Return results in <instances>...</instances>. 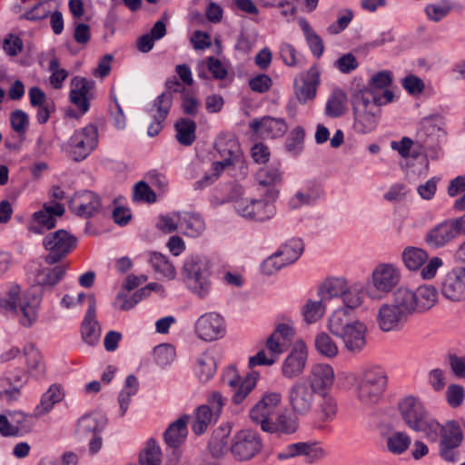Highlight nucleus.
<instances>
[{
    "instance_id": "obj_1",
    "label": "nucleus",
    "mask_w": 465,
    "mask_h": 465,
    "mask_svg": "<svg viewBox=\"0 0 465 465\" xmlns=\"http://www.w3.org/2000/svg\"><path fill=\"white\" fill-rule=\"evenodd\" d=\"M331 333L341 339L344 348L351 354L361 353L367 345V326L358 319H351L346 309L333 312L327 323Z\"/></svg>"
},
{
    "instance_id": "obj_2",
    "label": "nucleus",
    "mask_w": 465,
    "mask_h": 465,
    "mask_svg": "<svg viewBox=\"0 0 465 465\" xmlns=\"http://www.w3.org/2000/svg\"><path fill=\"white\" fill-rule=\"evenodd\" d=\"M356 399L366 407L378 404L388 387V375L380 365H368L351 374Z\"/></svg>"
},
{
    "instance_id": "obj_3",
    "label": "nucleus",
    "mask_w": 465,
    "mask_h": 465,
    "mask_svg": "<svg viewBox=\"0 0 465 465\" xmlns=\"http://www.w3.org/2000/svg\"><path fill=\"white\" fill-rule=\"evenodd\" d=\"M398 408L402 420L410 429L423 432L428 437L437 436L440 425L430 416L418 398L411 395L406 396L399 401Z\"/></svg>"
},
{
    "instance_id": "obj_4",
    "label": "nucleus",
    "mask_w": 465,
    "mask_h": 465,
    "mask_svg": "<svg viewBox=\"0 0 465 465\" xmlns=\"http://www.w3.org/2000/svg\"><path fill=\"white\" fill-rule=\"evenodd\" d=\"M188 290L200 299L207 298L213 289L212 270L209 260L203 256H190L182 270Z\"/></svg>"
},
{
    "instance_id": "obj_5",
    "label": "nucleus",
    "mask_w": 465,
    "mask_h": 465,
    "mask_svg": "<svg viewBox=\"0 0 465 465\" xmlns=\"http://www.w3.org/2000/svg\"><path fill=\"white\" fill-rule=\"evenodd\" d=\"M381 98L372 95V101L364 94H357L353 99V129L356 133L366 134L378 125L380 118Z\"/></svg>"
},
{
    "instance_id": "obj_6",
    "label": "nucleus",
    "mask_w": 465,
    "mask_h": 465,
    "mask_svg": "<svg viewBox=\"0 0 465 465\" xmlns=\"http://www.w3.org/2000/svg\"><path fill=\"white\" fill-rule=\"evenodd\" d=\"M400 269L391 263H380L371 272L366 285V295L374 301L381 300L401 282Z\"/></svg>"
},
{
    "instance_id": "obj_7",
    "label": "nucleus",
    "mask_w": 465,
    "mask_h": 465,
    "mask_svg": "<svg viewBox=\"0 0 465 465\" xmlns=\"http://www.w3.org/2000/svg\"><path fill=\"white\" fill-rule=\"evenodd\" d=\"M77 239L65 230H57L46 234L43 247L47 252L45 262L48 265L61 262L75 247Z\"/></svg>"
},
{
    "instance_id": "obj_8",
    "label": "nucleus",
    "mask_w": 465,
    "mask_h": 465,
    "mask_svg": "<svg viewBox=\"0 0 465 465\" xmlns=\"http://www.w3.org/2000/svg\"><path fill=\"white\" fill-rule=\"evenodd\" d=\"M263 449L261 435L254 430H238L232 438L229 450L234 460L247 461L258 455Z\"/></svg>"
},
{
    "instance_id": "obj_9",
    "label": "nucleus",
    "mask_w": 465,
    "mask_h": 465,
    "mask_svg": "<svg viewBox=\"0 0 465 465\" xmlns=\"http://www.w3.org/2000/svg\"><path fill=\"white\" fill-rule=\"evenodd\" d=\"M166 91L161 94L153 102V107L156 113L153 114V122L148 126L147 134L150 136L157 135L163 129V122L167 117L173 104V93L183 91V87L175 78H170L165 83Z\"/></svg>"
},
{
    "instance_id": "obj_10",
    "label": "nucleus",
    "mask_w": 465,
    "mask_h": 465,
    "mask_svg": "<svg viewBox=\"0 0 465 465\" xmlns=\"http://www.w3.org/2000/svg\"><path fill=\"white\" fill-rule=\"evenodd\" d=\"M316 396L317 393L303 380L292 383L287 394L292 411L300 417H305L314 410Z\"/></svg>"
},
{
    "instance_id": "obj_11",
    "label": "nucleus",
    "mask_w": 465,
    "mask_h": 465,
    "mask_svg": "<svg viewBox=\"0 0 465 465\" xmlns=\"http://www.w3.org/2000/svg\"><path fill=\"white\" fill-rule=\"evenodd\" d=\"M98 144V132L94 124L77 130L68 142L70 156L74 161L85 159Z\"/></svg>"
},
{
    "instance_id": "obj_12",
    "label": "nucleus",
    "mask_w": 465,
    "mask_h": 465,
    "mask_svg": "<svg viewBox=\"0 0 465 465\" xmlns=\"http://www.w3.org/2000/svg\"><path fill=\"white\" fill-rule=\"evenodd\" d=\"M233 206L240 216L250 221L263 222L275 213L274 205L268 200L239 198L234 202Z\"/></svg>"
},
{
    "instance_id": "obj_13",
    "label": "nucleus",
    "mask_w": 465,
    "mask_h": 465,
    "mask_svg": "<svg viewBox=\"0 0 465 465\" xmlns=\"http://www.w3.org/2000/svg\"><path fill=\"white\" fill-rule=\"evenodd\" d=\"M282 402V394L276 391H266L250 409L249 418L252 422L261 427L262 430L270 422L272 416Z\"/></svg>"
},
{
    "instance_id": "obj_14",
    "label": "nucleus",
    "mask_w": 465,
    "mask_h": 465,
    "mask_svg": "<svg viewBox=\"0 0 465 465\" xmlns=\"http://www.w3.org/2000/svg\"><path fill=\"white\" fill-rule=\"evenodd\" d=\"M302 380L317 395L329 393L332 391L335 383V371L328 363H314Z\"/></svg>"
},
{
    "instance_id": "obj_15",
    "label": "nucleus",
    "mask_w": 465,
    "mask_h": 465,
    "mask_svg": "<svg viewBox=\"0 0 465 465\" xmlns=\"http://www.w3.org/2000/svg\"><path fill=\"white\" fill-rule=\"evenodd\" d=\"M440 292L449 301L465 300V268L456 267L450 270L441 282Z\"/></svg>"
},
{
    "instance_id": "obj_16",
    "label": "nucleus",
    "mask_w": 465,
    "mask_h": 465,
    "mask_svg": "<svg viewBox=\"0 0 465 465\" xmlns=\"http://www.w3.org/2000/svg\"><path fill=\"white\" fill-rule=\"evenodd\" d=\"M64 213V208L60 203L53 206L44 205V208L33 214L32 221L28 225V230L35 234H44L55 227L56 217Z\"/></svg>"
},
{
    "instance_id": "obj_17",
    "label": "nucleus",
    "mask_w": 465,
    "mask_h": 465,
    "mask_svg": "<svg viewBox=\"0 0 465 465\" xmlns=\"http://www.w3.org/2000/svg\"><path fill=\"white\" fill-rule=\"evenodd\" d=\"M195 331L203 341L217 340L224 333L223 319L216 312L204 313L195 322Z\"/></svg>"
},
{
    "instance_id": "obj_18",
    "label": "nucleus",
    "mask_w": 465,
    "mask_h": 465,
    "mask_svg": "<svg viewBox=\"0 0 465 465\" xmlns=\"http://www.w3.org/2000/svg\"><path fill=\"white\" fill-rule=\"evenodd\" d=\"M298 456H303L307 463H313L323 458L324 451L322 449L317 448L314 444L297 442L287 445L276 454V458L280 461L293 459Z\"/></svg>"
},
{
    "instance_id": "obj_19",
    "label": "nucleus",
    "mask_w": 465,
    "mask_h": 465,
    "mask_svg": "<svg viewBox=\"0 0 465 465\" xmlns=\"http://www.w3.org/2000/svg\"><path fill=\"white\" fill-rule=\"evenodd\" d=\"M69 207L76 215L88 218L100 212L101 202L94 193L84 191L74 195Z\"/></svg>"
},
{
    "instance_id": "obj_20",
    "label": "nucleus",
    "mask_w": 465,
    "mask_h": 465,
    "mask_svg": "<svg viewBox=\"0 0 465 465\" xmlns=\"http://www.w3.org/2000/svg\"><path fill=\"white\" fill-rule=\"evenodd\" d=\"M249 126L255 134L266 138L282 137L288 131V124L284 119L271 116L254 118L250 122Z\"/></svg>"
},
{
    "instance_id": "obj_21",
    "label": "nucleus",
    "mask_w": 465,
    "mask_h": 465,
    "mask_svg": "<svg viewBox=\"0 0 465 465\" xmlns=\"http://www.w3.org/2000/svg\"><path fill=\"white\" fill-rule=\"evenodd\" d=\"M88 310L81 326L83 341L88 345L94 346L100 339L101 329L96 321V301L94 294L88 296Z\"/></svg>"
},
{
    "instance_id": "obj_22",
    "label": "nucleus",
    "mask_w": 465,
    "mask_h": 465,
    "mask_svg": "<svg viewBox=\"0 0 465 465\" xmlns=\"http://www.w3.org/2000/svg\"><path fill=\"white\" fill-rule=\"evenodd\" d=\"M407 318L393 303H383L377 313V323L383 331H397L403 326Z\"/></svg>"
},
{
    "instance_id": "obj_23",
    "label": "nucleus",
    "mask_w": 465,
    "mask_h": 465,
    "mask_svg": "<svg viewBox=\"0 0 465 465\" xmlns=\"http://www.w3.org/2000/svg\"><path fill=\"white\" fill-rule=\"evenodd\" d=\"M307 361V350L303 344L296 346L282 364V374L286 379L299 377L304 371Z\"/></svg>"
},
{
    "instance_id": "obj_24",
    "label": "nucleus",
    "mask_w": 465,
    "mask_h": 465,
    "mask_svg": "<svg viewBox=\"0 0 465 465\" xmlns=\"http://www.w3.org/2000/svg\"><path fill=\"white\" fill-rule=\"evenodd\" d=\"M41 302V296L29 291L19 300L17 311L21 312L19 322L23 327L30 328L37 321V310Z\"/></svg>"
},
{
    "instance_id": "obj_25",
    "label": "nucleus",
    "mask_w": 465,
    "mask_h": 465,
    "mask_svg": "<svg viewBox=\"0 0 465 465\" xmlns=\"http://www.w3.org/2000/svg\"><path fill=\"white\" fill-rule=\"evenodd\" d=\"M460 233L455 222H443L430 229L425 237L426 243L432 248H440Z\"/></svg>"
},
{
    "instance_id": "obj_26",
    "label": "nucleus",
    "mask_w": 465,
    "mask_h": 465,
    "mask_svg": "<svg viewBox=\"0 0 465 465\" xmlns=\"http://www.w3.org/2000/svg\"><path fill=\"white\" fill-rule=\"evenodd\" d=\"M442 124V118L439 114L421 119L417 135L424 146L431 147L438 142L440 134L443 133Z\"/></svg>"
},
{
    "instance_id": "obj_27",
    "label": "nucleus",
    "mask_w": 465,
    "mask_h": 465,
    "mask_svg": "<svg viewBox=\"0 0 465 465\" xmlns=\"http://www.w3.org/2000/svg\"><path fill=\"white\" fill-rule=\"evenodd\" d=\"M72 89L70 91V100L83 113L89 109L88 97L94 88V82L81 76H74L71 80Z\"/></svg>"
},
{
    "instance_id": "obj_28",
    "label": "nucleus",
    "mask_w": 465,
    "mask_h": 465,
    "mask_svg": "<svg viewBox=\"0 0 465 465\" xmlns=\"http://www.w3.org/2000/svg\"><path fill=\"white\" fill-rule=\"evenodd\" d=\"M298 416L287 411L278 413L274 420H271L262 431L271 434L291 435L299 428Z\"/></svg>"
},
{
    "instance_id": "obj_29",
    "label": "nucleus",
    "mask_w": 465,
    "mask_h": 465,
    "mask_svg": "<svg viewBox=\"0 0 465 465\" xmlns=\"http://www.w3.org/2000/svg\"><path fill=\"white\" fill-rule=\"evenodd\" d=\"M256 182L263 187H271L268 192L269 197L274 200L277 197L278 191L273 187L279 185L282 182V172L280 163H272L260 168L255 174Z\"/></svg>"
},
{
    "instance_id": "obj_30",
    "label": "nucleus",
    "mask_w": 465,
    "mask_h": 465,
    "mask_svg": "<svg viewBox=\"0 0 465 465\" xmlns=\"http://www.w3.org/2000/svg\"><path fill=\"white\" fill-rule=\"evenodd\" d=\"M229 157H225L223 161H217L213 163V171L212 174H205L202 180H199L195 183V189H203L204 186H207L213 183L221 174V173L225 169V167L233 164V162L240 155L239 145L236 142L230 143L228 148Z\"/></svg>"
},
{
    "instance_id": "obj_31",
    "label": "nucleus",
    "mask_w": 465,
    "mask_h": 465,
    "mask_svg": "<svg viewBox=\"0 0 465 465\" xmlns=\"http://www.w3.org/2000/svg\"><path fill=\"white\" fill-rule=\"evenodd\" d=\"M105 424L106 418L101 413L84 414L78 420L75 433L79 439L86 440L101 431Z\"/></svg>"
},
{
    "instance_id": "obj_32",
    "label": "nucleus",
    "mask_w": 465,
    "mask_h": 465,
    "mask_svg": "<svg viewBox=\"0 0 465 465\" xmlns=\"http://www.w3.org/2000/svg\"><path fill=\"white\" fill-rule=\"evenodd\" d=\"M190 416L183 415L171 423L164 432L166 444L173 449H177L185 440L188 430L187 423Z\"/></svg>"
},
{
    "instance_id": "obj_33",
    "label": "nucleus",
    "mask_w": 465,
    "mask_h": 465,
    "mask_svg": "<svg viewBox=\"0 0 465 465\" xmlns=\"http://www.w3.org/2000/svg\"><path fill=\"white\" fill-rule=\"evenodd\" d=\"M180 231L190 237H198L205 230L202 216L195 213H179Z\"/></svg>"
},
{
    "instance_id": "obj_34",
    "label": "nucleus",
    "mask_w": 465,
    "mask_h": 465,
    "mask_svg": "<svg viewBox=\"0 0 465 465\" xmlns=\"http://www.w3.org/2000/svg\"><path fill=\"white\" fill-rule=\"evenodd\" d=\"M319 400L316 403V413L323 422L332 421L338 413L337 399L331 393L317 395Z\"/></svg>"
},
{
    "instance_id": "obj_35",
    "label": "nucleus",
    "mask_w": 465,
    "mask_h": 465,
    "mask_svg": "<svg viewBox=\"0 0 465 465\" xmlns=\"http://www.w3.org/2000/svg\"><path fill=\"white\" fill-rule=\"evenodd\" d=\"M416 312L421 313L431 309L438 302V290L430 284L418 287L414 291Z\"/></svg>"
},
{
    "instance_id": "obj_36",
    "label": "nucleus",
    "mask_w": 465,
    "mask_h": 465,
    "mask_svg": "<svg viewBox=\"0 0 465 465\" xmlns=\"http://www.w3.org/2000/svg\"><path fill=\"white\" fill-rule=\"evenodd\" d=\"M415 301L414 291L409 288L400 287L393 292L392 303L407 317L417 313Z\"/></svg>"
},
{
    "instance_id": "obj_37",
    "label": "nucleus",
    "mask_w": 465,
    "mask_h": 465,
    "mask_svg": "<svg viewBox=\"0 0 465 465\" xmlns=\"http://www.w3.org/2000/svg\"><path fill=\"white\" fill-rule=\"evenodd\" d=\"M364 291L366 292V288L360 282L351 284L347 283L341 299L345 306L344 309L348 311V314H350L351 310H354L362 304Z\"/></svg>"
},
{
    "instance_id": "obj_38",
    "label": "nucleus",
    "mask_w": 465,
    "mask_h": 465,
    "mask_svg": "<svg viewBox=\"0 0 465 465\" xmlns=\"http://www.w3.org/2000/svg\"><path fill=\"white\" fill-rule=\"evenodd\" d=\"M24 353L28 373L35 378L42 377L45 374V366L39 350L34 344L29 343L25 346Z\"/></svg>"
},
{
    "instance_id": "obj_39",
    "label": "nucleus",
    "mask_w": 465,
    "mask_h": 465,
    "mask_svg": "<svg viewBox=\"0 0 465 465\" xmlns=\"http://www.w3.org/2000/svg\"><path fill=\"white\" fill-rule=\"evenodd\" d=\"M347 283L344 278L327 279L319 287L318 295L324 302L333 298H341Z\"/></svg>"
},
{
    "instance_id": "obj_40",
    "label": "nucleus",
    "mask_w": 465,
    "mask_h": 465,
    "mask_svg": "<svg viewBox=\"0 0 465 465\" xmlns=\"http://www.w3.org/2000/svg\"><path fill=\"white\" fill-rule=\"evenodd\" d=\"M67 268V263L58 262L52 269H41L36 274L37 283L41 286L49 287L55 285L59 281L62 280Z\"/></svg>"
},
{
    "instance_id": "obj_41",
    "label": "nucleus",
    "mask_w": 465,
    "mask_h": 465,
    "mask_svg": "<svg viewBox=\"0 0 465 465\" xmlns=\"http://www.w3.org/2000/svg\"><path fill=\"white\" fill-rule=\"evenodd\" d=\"M63 392L58 385H52L48 391L42 396L40 403L36 406L35 411V417H41L48 413L54 405L63 399Z\"/></svg>"
},
{
    "instance_id": "obj_42",
    "label": "nucleus",
    "mask_w": 465,
    "mask_h": 465,
    "mask_svg": "<svg viewBox=\"0 0 465 465\" xmlns=\"http://www.w3.org/2000/svg\"><path fill=\"white\" fill-rule=\"evenodd\" d=\"M429 255L421 248L408 246L402 253L401 259L405 267L410 271H417L426 262Z\"/></svg>"
},
{
    "instance_id": "obj_43",
    "label": "nucleus",
    "mask_w": 465,
    "mask_h": 465,
    "mask_svg": "<svg viewBox=\"0 0 465 465\" xmlns=\"http://www.w3.org/2000/svg\"><path fill=\"white\" fill-rule=\"evenodd\" d=\"M347 95L341 90H334L325 105V114L331 118H338L341 116L346 111Z\"/></svg>"
},
{
    "instance_id": "obj_44",
    "label": "nucleus",
    "mask_w": 465,
    "mask_h": 465,
    "mask_svg": "<svg viewBox=\"0 0 465 465\" xmlns=\"http://www.w3.org/2000/svg\"><path fill=\"white\" fill-rule=\"evenodd\" d=\"M303 321L307 324H312L320 321L326 312L325 302L321 298L319 301L309 299L301 310Z\"/></svg>"
},
{
    "instance_id": "obj_45",
    "label": "nucleus",
    "mask_w": 465,
    "mask_h": 465,
    "mask_svg": "<svg viewBox=\"0 0 465 465\" xmlns=\"http://www.w3.org/2000/svg\"><path fill=\"white\" fill-rule=\"evenodd\" d=\"M218 417L212 411L209 405H201L195 411L194 420L192 425L193 431L197 434H203L206 431L208 426L214 422Z\"/></svg>"
},
{
    "instance_id": "obj_46",
    "label": "nucleus",
    "mask_w": 465,
    "mask_h": 465,
    "mask_svg": "<svg viewBox=\"0 0 465 465\" xmlns=\"http://www.w3.org/2000/svg\"><path fill=\"white\" fill-rule=\"evenodd\" d=\"M175 129L176 139L181 144L189 146L195 141L196 124L193 120L181 118L176 122Z\"/></svg>"
},
{
    "instance_id": "obj_47",
    "label": "nucleus",
    "mask_w": 465,
    "mask_h": 465,
    "mask_svg": "<svg viewBox=\"0 0 465 465\" xmlns=\"http://www.w3.org/2000/svg\"><path fill=\"white\" fill-rule=\"evenodd\" d=\"M216 371V361L208 352L203 353L197 360L195 373L199 381L206 382L210 381Z\"/></svg>"
},
{
    "instance_id": "obj_48",
    "label": "nucleus",
    "mask_w": 465,
    "mask_h": 465,
    "mask_svg": "<svg viewBox=\"0 0 465 465\" xmlns=\"http://www.w3.org/2000/svg\"><path fill=\"white\" fill-rule=\"evenodd\" d=\"M303 252V242L299 238H292L283 243L277 252L288 265L299 259Z\"/></svg>"
},
{
    "instance_id": "obj_49",
    "label": "nucleus",
    "mask_w": 465,
    "mask_h": 465,
    "mask_svg": "<svg viewBox=\"0 0 465 465\" xmlns=\"http://www.w3.org/2000/svg\"><path fill=\"white\" fill-rule=\"evenodd\" d=\"M150 262L154 272L162 277L172 280L176 275V271L168 258L162 253L153 252L151 254Z\"/></svg>"
},
{
    "instance_id": "obj_50",
    "label": "nucleus",
    "mask_w": 465,
    "mask_h": 465,
    "mask_svg": "<svg viewBox=\"0 0 465 465\" xmlns=\"http://www.w3.org/2000/svg\"><path fill=\"white\" fill-rule=\"evenodd\" d=\"M229 434V428H219L214 430L209 442V450L213 456L220 457L226 451Z\"/></svg>"
},
{
    "instance_id": "obj_51",
    "label": "nucleus",
    "mask_w": 465,
    "mask_h": 465,
    "mask_svg": "<svg viewBox=\"0 0 465 465\" xmlns=\"http://www.w3.org/2000/svg\"><path fill=\"white\" fill-rule=\"evenodd\" d=\"M56 8L57 3L55 0L41 1L25 12L23 17L31 21L41 20L47 17Z\"/></svg>"
},
{
    "instance_id": "obj_52",
    "label": "nucleus",
    "mask_w": 465,
    "mask_h": 465,
    "mask_svg": "<svg viewBox=\"0 0 465 465\" xmlns=\"http://www.w3.org/2000/svg\"><path fill=\"white\" fill-rule=\"evenodd\" d=\"M314 344L317 351L326 358H334L338 354L337 344L326 332L318 333L315 337Z\"/></svg>"
},
{
    "instance_id": "obj_53",
    "label": "nucleus",
    "mask_w": 465,
    "mask_h": 465,
    "mask_svg": "<svg viewBox=\"0 0 465 465\" xmlns=\"http://www.w3.org/2000/svg\"><path fill=\"white\" fill-rule=\"evenodd\" d=\"M392 82V74L390 71H381L375 74H373L368 83L369 90L364 92H361L360 94H364L365 96L370 95L372 98V95H376L374 91L376 89H386L391 85ZM372 101V99H371Z\"/></svg>"
},
{
    "instance_id": "obj_54",
    "label": "nucleus",
    "mask_w": 465,
    "mask_h": 465,
    "mask_svg": "<svg viewBox=\"0 0 465 465\" xmlns=\"http://www.w3.org/2000/svg\"><path fill=\"white\" fill-rule=\"evenodd\" d=\"M141 465H159L161 462V450L156 441L153 439L147 441L146 447L140 453Z\"/></svg>"
},
{
    "instance_id": "obj_55",
    "label": "nucleus",
    "mask_w": 465,
    "mask_h": 465,
    "mask_svg": "<svg viewBox=\"0 0 465 465\" xmlns=\"http://www.w3.org/2000/svg\"><path fill=\"white\" fill-rule=\"evenodd\" d=\"M48 70L51 73V75L49 77L50 84L54 89H61L64 80L69 75L68 71L60 66L59 60L56 57H53L50 60Z\"/></svg>"
},
{
    "instance_id": "obj_56",
    "label": "nucleus",
    "mask_w": 465,
    "mask_h": 465,
    "mask_svg": "<svg viewBox=\"0 0 465 465\" xmlns=\"http://www.w3.org/2000/svg\"><path fill=\"white\" fill-rule=\"evenodd\" d=\"M21 299H23V296H20V287L12 285L6 294L0 297V309L5 312H17L19 300Z\"/></svg>"
},
{
    "instance_id": "obj_57",
    "label": "nucleus",
    "mask_w": 465,
    "mask_h": 465,
    "mask_svg": "<svg viewBox=\"0 0 465 465\" xmlns=\"http://www.w3.org/2000/svg\"><path fill=\"white\" fill-rule=\"evenodd\" d=\"M411 444V438L404 432L397 431L388 437L387 446L394 454L403 453Z\"/></svg>"
},
{
    "instance_id": "obj_58",
    "label": "nucleus",
    "mask_w": 465,
    "mask_h": 465,
    "mask_svg": "<svg viewBox=\"0 0 465 465\" xmlns=\"http://www.w3.org/2000/svg\"><path fill=\"white\" fill-rule=\"evenodd\" d=\"M14 429L17 430V435L29 432L35 420V416L25 414L21 411H15L10 414Z\"/></svg>"
},
{
    "instance_id": "obj_59",
    "label": "nucleus",
    "mask_w": 465,
    "mask_h": 465,
    "mask_svg": "<svg viewBox=\"0 0 465 465\" xmlns=\"http://www.w3.org/2000/svg\"><path fill=\"white\" fill-rule=\"evenodd\" d=\"M463 436L460 427L454 422H450L442 434L440 446L459 447Z\"/></svg>"
},
{
    "instance_id": "obj_60",
    "label": "nucleus",
    "mask_w": 465,
    "mask_h": 465,
    "mask_svg": "<svg viewBox=\"0 0 465 465\" xmlns=\"http://www.w3.org/2000/svg\"><path fill=\"white\" fill-rule=\"evenodd\" d=\"M451 6L448 0H442L440 3L429 4L425 7L427 17L433 22H439L450 12Z\"/></svg>"
},
{
    "instance_id": "obj_61",
    "label": "nucleus",
    "mask_w": 465,
    "mask_h": 465,
    "mask_svg": "<svg viewBox=\"0 0 465 465\" xmlns=\"http://www.w3.org/2000/svg\"><path fill=\"white\" fill-rule=\"evenodd\" d=\"M145 292L146 289H139L130 298L123 293H118L115 305L123 311H128L145 296Z\"/></svg>"
},
{
    "instance_id": "obj_62",
    "label": "nucleus",
    "mask_w": 465,
    "mask_h": 465,
    "mask_svg": "<svg viewBox=\"0 0 465 465\" xmlns=\"http://www.w3.org/2000/svg\"><path fill=\"white\" fill-rule=\"evenodd\" d=\"M286 265L288 264L285 263L283 258L276 252L263 261L262 271L264 274L272 275Z\"/></svg>"
},
{
    "instance_id": "obj_63",
    "label": "nucleus",
    "mask_w": 465,
    "mask_h": 465,
    "mask_svg": "<svg viewBox=\"0 0 465 465\" xmlns=\"http://www.w3.org/2000/svg\"><path fill=\"white\" fill-rule=\"evenodd\" d=\"M134 199L139 202L154 203L156 200L155 193L149 185L141 181L137 183L134 188Z\"/></svg>"
},
{
    "instance_id": "obj_64",
    "label": "nucleus",
    "mask_w": 465,
    "mask_h": 465,
    "mask_svg": "<svg viewBox=\"0 0 465 465\" xmlns=\"http://www.w3.org/2000/svg\"><path fill=\"white\" fill-rule=\"evenodd\" d=\"M465 398L464 388L460 385L451 384L448 387L446 391V400L449 405L452 408L460 406Z\"/></svg>"
}]
</instances>
